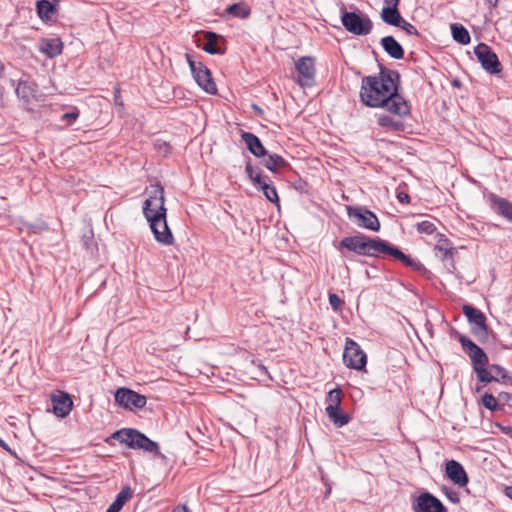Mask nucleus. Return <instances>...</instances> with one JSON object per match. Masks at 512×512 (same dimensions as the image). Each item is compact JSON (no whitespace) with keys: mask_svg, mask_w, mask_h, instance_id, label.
<instances>
[{"mask_svg":"<svg viewBox=\"0 0 512 512\" xmlns=\"http://www.w3.org/2000/svg\"><path fill=\"white\" fill-rule=\"evenodd\" d=\"M396 71L381 68L377 75L365 76L361 80L360 99L371 108H384L398 116L410 113L408 102L398 93Z\"/></svg>","mask_w":512,"mask_h":512,"instance_id":"obj_1","label":"nucleus"},{"mask_svg":"<svg viewBox=\"0 0 512 512\" xmlns=\"http://www.w3.org/2000/svg\"><path fill=\"white\" fill-rule=\"evenodd\" d=\"M166 213L163 187L159 184L151 186L149 197L143 204V214L155 240L169 246L174 243V236L167 224Z\"/></svg>","mask_w":512,"mask_h":512,"instance_id":"obj_2","label":"nucleus"},{"mask_svg":"<svg viewBox=\"0 0 512 512\" xmlns=\"http://www.w3.org/2000/svg\"><path fill=\"white\" fill-rule=\"evenodd\" d=\"M340 246L359 255L369 257H377L380 254H389L395 259L400 260L408 267H412L414 269H419L421 267V263L418 260L410 258L398 248L391 246L387 241L379 238H370L362 234L349 236L341 240Z\"/></svg>","mask_w":512,"mask_h":512,"instance_id":"obj_3","label":"nucleus"},{"mask_svg":"<svg viewBox=\"0 0 512 512\" xmlns=\"http://www.w3.org/2000/svg\"><path fill=\"white\" fill-rule=\"evenodd\" d=\"M112 438L131 449H140L145 452L158 453V443L149 439L145 434L131 428H124L112 434Z\"/></svg>","mask_w":512,"mask_h":512,"instance_id":"obj_4","label":"nucleus"},{"mask_svg":"<svg viewBox=\"0 0 512 512\" xmlns=\"http://www.w3.org/2000/svg\"><path fill=\"white\" fill-rule=\"evenodd\" d=\"M185 57L190 67L192 76L198 86L209 94H216L217 87L212 78L210 70L201 62L195 61L191 54L186 53Z\"/></svg>","mask_w":512,"mask_h":512,"instance_id":"obj_5","label":"nucleus"},{"mask_svg":"<svg viewBox=\"0 0 512 512\" xmlns=\"http://www.w3.org/2000/svg\"><path fill=\"white\" fill-rule=\"evenodd\" d=\"M341 22L348 32L358 36L370 34L373 28V23L369 16L355 12L343 11L341 14Z\"/></svg>","mask_w":512,"mask_h":512,"instance_id":"obj_6","label":"nucleus"},{"mask_svg":"<svg viewBox=\"0 0 512 512\" xmlns=\"http://www.w3.org/2000/svg\"><path fill=\"white\" fill-rule=\"evenodd\" d=\"M462 312L466 316L468 322L472 325L471 332L478 341L484 342L488 339V327L486 325V317L479 309L464 305Z\"/></svg>","mask_w":512,"mask_h":512,"instance_id":"obj_7","label":"nucleus"},{"mask_svg":"<svg viewBox=\"0 0 512 512\" xmlns=\"http://www.w3.org/2000/svg\"><path fill=\"white\" fill-rule=\"evenodd\" d=\"M343 361L348 368L361 371L366 367L367 356L357 342L347 338Z\"/></svg>","mask_w":512,"mask_h":512,"instance_id":"obj_8","label":"nucleus"},{"mask_svg":"<svg viewBox=\"0 0 512 512\" xmlns=\"http://www.w3.org/2000/svg\"><path fill=\"white\" fill-rule=\"evenodd\" d=\"M295 69L297 71V77L295 82L301 86L312 87L315 83V60L309 56L300 57L295 63Z\"/></svg>","mask_w":512,"mask_h":512,"instance_id":"obj_9","label":"nucleus"},{"mask_svg":"<svg viewBox=\"0 0 512 512\" xmlns=\"http://www.w3.org/2000/svg\"><path fill=\"white\" fill-rule=\"evenodd\" d=\"M474 53L482 68L490 74H498L502 71V65L496 53L485 43H479Z\"/></svg>","mask_w":512,"mask_h":512,"instance_id":"obj_10","label":"nucleus"},{"mask_svg":"<svg viewBox=\"0 0 512 512\" xmlns=\"http://www.w3.org/2000/svg\"><path fill=\"white\" fill-rule=\"evenodd\" d=\"M348 216L361 227L371 231H379L380 222L377 216L370 210L362 207H348Z\"/></svg>","mask_w":512,"mask_h":512,"instance_id":"obj_11","label":"nucleus"},{"mask_svg":"<svg viewBox=\"0 0 512 512\" xmlns=\"http://www.w3.org/2000/svg\"><path fill=\"white\" fill-rule=\"evenodd\" d=\"M245 171L249 179L252 181L254 187L258 190H261L270 202H279L276 188L272 185L271 181L265 180L260 172H255L251 163L246 164Z\"/></svg>","mask_w":512,"mask_h":512,"instance_id":"obj_12","label":"nucleus"},{"mask_svg":"<svg viewBox=\"0 0 512 512\" xmlns=\"http://www.w3.org/2000/svg\"><path fill=\"white\" fill-rule=\"evenodd\" d=\"M115 401L126 409H141L146 405V397L128 388H119L115 392Z\"/></svg>","mask_w":512,"mask_h":512,"instance_id":"obj_13","label":"nucleus"},{"mask_svg":"<svg viewBox=\"0 0 512 512\" xmlns=\"http://www.w3.org/2000/svg\"><path fill=\"white\" fill-rule=\"evenodd\" d=\"M414 512H447L442 502L429 492L421 493L413 502Z\"/></svg>","mask_w":512,"mask_h":512,"instance_id":"obj_14","label":"nucleus"},{"mask_svg":"<svg viewBox=\"0 0 512 512\" xmlns=\"http://www.w3.org/2000/svg\"><path fill=\"white\" fill-rule=\"evenodd\" d=\"M458 340L461 343L463 350L469 355L473 369H475V367H479V365L486 366L488 364V357L486 353L472 340L464 335H460Z\"/></svg>","mask_w":512,"mask_h":512,"instance_id":"obj_15","label":"nucleus"},{"mask_svg":"<svg viewBox=\"0 0 512 512\" xmlns=\"http://www.w3.org/2000/svg\"><path fill=\"white\" fill-rule=\"evenodd\" d=\"M15 93L17 98L22 101L23 107L29 110L33 100H37L38 85L34 81L20 79L16 85Z\"/></svg>","mask_w":512,"mask_h":512,"instance_id":"obj_16","label":"nucleus"},{"mask_svg":"<svg viewBox=\"0 0 512 512\" xmlns=\"http://www.w3.org/2000/svg\"><path fill=\"white\" fill-rule=\"evenodd\" d=\"M438 236L439 239L434 247L435 255L445 263L450 272H453L456 268L453 258L455 248L452 246V243L442 234H439Z\"/></svg>","mask_w":512,"mask_h":512,"instance_id":"obj_17","label":"nucleus"},{"mask_svg":"<svg viewBox=\"0 0 512 512\" xmlns=\"http://www.w3.org/2000/svg\"><path fill=\"white\" fill-rule=\"evenodd\" d=\"M446 474L454 484L460 487H464L468 483V476L463 466L455 460L446 463Z\"/></svg>","mask_w":512,"mask_h":512,"instance_id":"obj_18","label":"nucleus"},{"mask_svg":"<svg viewBox=\"0 0 512 512\" xmlns=\"http://www.w3.org/2000/svg\"><path fill=\"white\" fill-rule=\"evenodd\" d=\"M52 404L54 414L64 418L70 413L73 402L67 393H62L61 395L52 397Z\"/></svg>","mask_w":512,"mask_h":512,"instance_id":"obj_19","label":"nucleus"},{"mask_svg":"<svg viewBox=\"0 0 512 512\" xmlns=\"http://www.w3.org/2000/svg\"><path fill=\"white\" fill-rule=\"evenodd\" d=\"M241 137L246 144L247 149L255 157H263L267 154L265 147L262 145L260 139L255 134L250 132H243Z\"/></svg>","mask_w":512,"mask_h":512,"instance_id":"obj_20","label":"nucleus"},{"mask_svg":"<svg viewBox=\"0 0 512 512\" xmlns=\"http://www.w3.org/2000/svg\"><path fill=\"white\" fill-rule=\"evenodd\" d=\"M492 208L501 216L512 221V203L508 200L492 194L490 196Z\"/></svg>","mask_w":512,"mask_h":512,"instance_id":"obj_21","label":"nucleus"},{"mask_svg":"<svg viewBox=\"0 0 512 512\" xmlns=\"http://www.w3.org/2000/svg\"><path fill=\"white\" fill-rule=\"evenodd\" d=\"M381 45L384 51L394 59H402L404 50L402 46L392 36H385L381 39Z\"/></svg>","mask_w":512,"mask_h":512,"instance_id":"obj_22","label":"nucleus"},{"mask_svg":"<svg viewBox=\"0 0 512 512\" xmlns=\"http://www.w3.org/2000/svg\"><path fill=\"white\" fill-rule=\"evenodd\" d=\"M133 491L129 486L121 489L115 500L109 505L106 512H119L123 506L132 498Z\"/></svg>","mask_w":512,"mask_h":512,"instance_id":"obj_23","label":"nucleus"},{"mask_svg":"<svg viewBox=\"0 0 512 512\" xmlns=\"http://www.w3.org/2000/svg\"><path fill=\"white\" fill-rule=\"evenodd\" d=\"M63 44L59 38L44 39L39 50L48 57L53 58L61 54Z\"/></svg>","mask_w":512,"mask_h":512,"instance_id":"obj_24","label":"nucleus"},{"mask_svg":"<svg viewBox=\"0 0 512 512\" xmlns=\"http://www.w3.org/2000/svg\"><path fill=\"white\" fill-rule=\"evenodd\" d=\"M326 414L328 418L333 422V424L337 427H342L346 425L350 417L347 413L343 412L341 407L332 408V406H326L325 408Z\"/></svg>","mask_w":512,"mask_h":512,"instance_id":"obj_25","label":"nucleus"},{"mask_svg":"<svg viewBox=\"0 0 512 512\" xmlns=\"http://www.w3.org/2000/svg\"><path fill=\"white\" fill-rule=\"evenodd\" d=\"M381 19L388 25L397 27L402 22L403 17L396 7H383L381 11Z\"/></svg>","mask_w":512,"mask_h":512,"instance_id":"obj_26","label":"nucleus"},{"mask_svg":"<svg viewBox=\"0 0 512 512\" xmlns=\"http://www.w3.org/2000/svg\"><path fill=\"white\" fill-rule=\"evenodd\" d=\"M202 49L209 54H221L223 53L221 48L218 46V36L215 33L207 32L205 34L204 43Z\"/></svg>","mask_w":512,"mask_h":512,"instance_id":"obj_27","label":"nucleus"},{"mask_svg":"<svg viewBox=\"0 0 512 512\" xmlns=\"http://www.w3.org/2000/svg\"><path fill=\"white\" fill-rule=\"evenodd\" d=\"M451 32L453 39L462 44L467 45L470 42V35L468 30L461 24L454 23L451 25Z\"/></svg>","mask_w":512,"mask_h":512,"instance_id":"obj_28","label":"nucleus"},{"mask_svg":"<svg viewBox=\"0 0 512 512\" xmlns=\"http://www.w3.org/2000/svg\"><path fill=\"white\" fill-rule=\"evenodd\" d=\"M264 165L268 170H270L272 172H276L278 169L285 167L287 165V162L281 156H279L277 154H272V155H269L264 160Z\"/></svg>","mask_w":512,"mask_h":512,"instance_id":"obj_29","label":"nucleus"},{"mask_svg":"<svg viewBox=\"0 0 512 512\" xmlns=\"http://www.w3.org/2000/svg\"><path fill=\"white\" fill-rule=\"evenodd\" d=\"M54 11L52 3L48 0L37 2V13L41 19H49Z\"/></svg>","mask_w":512,"mask_h":512,"instance_id":"obj_30","label":"nucleus"},{"mask_svg":"<svg viewBox=\"0 0 512 512\" xmlns=\"http://www.w3.org/2000/svg\"><path fill=\"white\" fill-rule=\"evenodd\" d=\"M475 373L477 374L478 380L483 383H490L493 381H498L497 376H494L491 372V369H486L485 366L475 367Z\"/></svg>","mask_w":512,"mask_h":512,"instance_id":"obj_31","label":"nucleus"},{"mask_svg":"<svg viewBox=\"0 0 512 512\" xmlns=\"http://www.w3.org/2000/svg\"><path fill=\"white\" fill-rule=\"evenodd\" d=\"M226 12L241 19H245L250 15L249 8L241 4H232L228 6Z\"/></svg>","mask_w":512,"mask_h":512,"instance_id":"obj_32","label":"nucleus"},{"mask_svg":"<svg viewBox=\"0 0 512 512\" xmlns=\"http://www.w3.org/2000/svg\"><path fill=\"white\" fill-rule=\"evenodd\" d=\"M327 400L329 404L327 406H332V408L340 407L342 400V392L339 388L332 389L328 393Z\"/></svg>","mask_w":512,"mask_h":512,"instance_id":"obj_33","label":"nucleus"},{"mask_svg":"<svg viewBox=\"0 0 512 512\" xmlns=\"http://www.w3.org/2000/svg\"><path fill=\"white\" fill-rule=\"evenodd\" d=\"M482 404L489 410L495 411L498 409L497 399L489 393H485L482 396Z\"/></svg>","mask_w":512,"mask_h":512,"instance_id":"obj_34","label":"nucleus"},{"mask_svg":"<svg viewBox=\"0 0 512 512\" xmlns=\"http://www.w3.org/2000/svg\"><path fill=\"white\" fill-rule=\"evenodd\" d=\"M417 231L419 233L431 235L436 231V226L431 221H422L417 224Z\"/></svg>","mask_w":512,"mask_h":512,"instance_id":"obj_35","label":"nucleus"},{"mask_svg":"<svg viewBox=\"0 0 512 512\" xmlns=\"http://www.w3.org/2000/svg\"><path fill=\"white\" fill-rule=\"evenodd\" d=\"M490 369L492 374L497 376L498 381H505L508 378L507 371L503 367L493 364L490 366Z\"/></svg>","mask_w":512,"mask_h":512,"instance_id":"obj_36","label":"nucleus"},{"mask_svg":"<svg viewBox=\"0 0 512 512\" xmlns=\"http://www.w3.org/2000/svg\"><path fill=\"white\" fill-rule=\"evenodd\" d=\"M397 27L404 30L408 35H414V36L419 35L416 27L414 25H412L411 23L407 22L404 18L402 19V22L399 23V25Z\"/></svg>","mask_w":512,"mask_h":512,"instance_id":"obj_37","label":"nucleus"},{"mask_svg":"<svg viewBox=\"0 0 512 512\" xmlns=\"http://www.w3.org/2000/svg\"><path fill=\"white\" fill-rule=\"evenodd\" d=\"M378 121V124L381 126V127H385V128H396L397 124L395 123V121L393 120V118H391L390 116H387V115H380L377 119Z\"/></svg>","mask_w":512,"mask_h":512,"instance_id":"obj_38","label":"nucleus"},{"mask_svg":"<svg viewBox=\"0 0 512 512\" xmlns=\"http://www.w3.org/2000/svg\"><path fill=\"white\" fill-rule=\"evenodd\" d=\"M329 304L334 311H340L343 305V301L338 295L331 293L329 294Z\"/></svg>","mask_w":512,"mask_h":512,"instance_id":"obj_39","label":"nucleus"},{"mask_svg":"<svg viewBox=\"0 0 512 512\" xmlns=\"http://www.w3.org/2000/svg\"><path fill=\"white\" fill-rule=\"evenodd\" d=\"M79 117V112L77 110L64 113L61 116V120L65 121L68 125H71L77 118Z\"/></svg>","mask_w":512,"mask_h":512,"instance_id":"obj_40","label":"nucleus"},{"mask_svg":"<svg viewBox=\"0 0 512 512\" xmlns=\"http://www.w3.org/2000/svg\"><path fill=\"white\" fill-rule=\"evenodd\" d=\"M397 199L400 203H403V204H408L410 202V197L405 192H398Z\"/></svg>","mask_w":512,"mask_h":512,"instance_id":"obj_41","label":"nucleus"},{"mask_svg":"<svg viewBox=\"0 0 512 512\" xmlns=\"http://www.w3.org/2000/svg\"><path fill=\"white\" fill-rule=\"evenodd\" d=\"M399 1L400 0H384V3L386 5L385 7H396V8H398Z\"/></svg>","mask_w":512,"mask_h":512,"instance_id":"obj_42","label":"nucleus"},{"mask_svg":"<svg viewBox=\"0 0 512 512\" xmlns=\"http://www.w3.org/2000/svg\"><path fill=\"white\" fill-rule=\"evenodd\" d=\"M486 1V4L489 6V7H496L497 4H498V0H485Z\"/></svg>","mask_w":512,"mask_h":512,"instance_id":"obj_43","label":"nucleus"},{"mask_svg":"<svg viewBox=\"0 0 512 512\" xmlns=\"http://www.w3.org/2000/svg\"><path fill=\"white\" fill-rule=\"evenodd\" d=\"M0 447H1V448H3V449H5L6 451H9V450H10V449H9V447H8V445L6 444V442H5V441H3L1 438H0Z\"/></svg>","mask_w":512,"mask_h":512,"instance_id":"obj_44","label":"nucleus"},{"mask_svg":"<svg viewBox=\"0 0 512 512\" xmlns=\"http://www.w3.org/2000/svg\"><path fill=\"white\" fill-rule=\"evenodd\" d=\"M172 512H189L186 507H177Z\"/></svg>","mask_w":512,"mask_h":512,"instance_id":"obj_45","label":"nucleus"},{"mask_svg":"<svg viewBox=\"0 0 512 512\" xmlns=\"http://www.w3.org/2000/svg\"><path fill=\"white\" fill-rule=\"evenodd\" d=\"M4 71H5V65H4V63L0 60V77H3V75H4Z\"/></svg>","mask_w":512,"mask_h":512,"instance_id":"obj_46","label":"nucleus"},{"mask_svg":"<svg viewBox=\"0 0 512 512\" xmlns=\"http://www.w3.org/2000/svg\"><path fill=\"white\" fill-rule=\"evenodd\" d=\"M505 492H506V495H507L510 499H512V486L507 487V488H506V490H505Z\"/></svg>","mask_w":512,"mask_h":512,"instance_id":"obj_47","label":"nucleus"},{"mask_svg":"<svg viewBox=\"0 0 512 512\" xmlns=\"http://www.w3.org/2000/svg\"><path fill=\"white\" fill-rule=\"evenodd\" d=\"M157 229H158L159 233L164 232V228H163V226H158V227H157Z\"/></svg>","mask_w":512,"mask_h":512,"instance_id":"obj_48","label":"nucleus"},{"mask_svg":"<svg viewBox=\"0 0 512 512\" xmlns=\"http://www.w3.org/2000/svg\"><path fill=\"white\" fill-rule=\"evenodd\" d=\"M2 98H3V92H2V90L0 89V101L2 100Z\"/></svg>","mask_w":512,"mask_h":512,"instance_id":"obj_49","label":"nucleus"}]
</instances>
